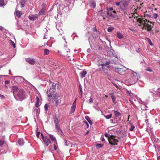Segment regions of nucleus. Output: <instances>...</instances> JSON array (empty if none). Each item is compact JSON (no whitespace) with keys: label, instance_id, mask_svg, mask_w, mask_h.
<instances>
[{"label":"nucleus","instance_id":"10","mask_svg":"<svg viewBox=\"0 0 160 160\" xmlns=\"http://www.w3.org/2000/svg\"><path fill=\"white\" fill-rule=\"evenodd\" d=\"M25 60L27 62L32 65H34L36 63L35 59L33 58H25Z\"/></svg>","mask_w":160,"mask_h":160},{"label":"nucleus","instance_id":"4","mask_svg":"<svg viewBox=\"0 0 160 160\" xmlns=\"http://www.w3.org/2000/svg\"><path fill=\"white\" fill-rule=\"evenodd\" d=\"M54 121L56 129L58 131H61V129L60 127V120L59 118L55 116L54 118Z\"/></svg>","mask_w":160,"mask_h":160},{"label":"nucleus","instance_id":"1","mask_svg":"<svg viewBox=\"0 0 160 160\" xmlns=\"http://www.w3.org/2000/svg\"><path fill=\"white\" fill-rule=\"evenodd\" d=\"M11 92L17 100L21 101L25 98L24 91L22 89H19L16 86H13L12 87Z\"/></svg>","mask_w":160,"mask_h":160},{"label":"nucleus","instance_id":"9","mask_svg":"<svg viewBox=\"0 0 160 160\" xmlns=\"http://www.w3.org/2000/svg\"><path fill=\"white\" fill-rule=\"evenodd\" d=\"M43 144L45 147H47L51 143V141L48 137L47 138H45L43 139Z\"/></svg>","mask_w":160,"mask_h":160},{"label":"nucleus","instance_id":"43","mask_svg":"<svg viewBox=\"0 0 160 160\" xmlns=\"http://www.w3.org/2000/svg\"><path fill=\"white\" fill-rule=\"evenodd\" d=\"M102 144H98L96 145L97 148H100L102 147Z\"/></svg>","mask_w":160,"mask_h":160},{"label":"nucleus","instance_id":"19","mask_svg":"<svg viewBox=\"0 0 160 160\" xmlns=\"http://www.w3.org/2000/svg\"><path fill=\"white\" fill-rule=\"evenodd\" d=\"M27 1V0H21L20 3L22 7H23L25 6L26 2Z\"/></svg>","mask_w":160,"mask_h":160},{"label":"nucleus","instance_id":"3","mask_svg":"<svg viewBox=\"0 0 160 160\" xmlns=\"http://www.w3.org/2000/svg\"><path fill=\"white\" fill-rule=\"evenodd\" d=\"M111 63V61H108L106 62L105 63H103L101 64H98V67H99L100 66H102V72H103L107 76H108L109 74L108 72V69L105 68L107 67L108 68L110 67V64Z\"/></svg>","mask_w":160,"mask_h":160},{"label":"nucleus","instance_id":"37","mask_svg":"<svg viewBox=\"0 0 160 160\" xmlns=\"http://www.w3.org/2000/svg\"><path fill=\"white\" fill-rule=\"evenodd\" d=\"M4 5V0H0V6H2Z\"/></svg>","mask_w":160,"mask_h":160},{"label":"nucleus","instance_id":"35","mask_svg":"<svg viewBox=\"0 0 160 160\" xmlns=\"http://www.w3.org/2000/svg\"><path fill=\"white\" fill-rule=\"evenodd\" d=\"M114 29V28L112 27H109L108 28L107 31L108 32L112 31Z\"/></svg>","mask_w":160,"mask_h":160},{"label":"nucleus","instance_id":"25","mask_svg":"<svg viewBox=\"0 0 160 160\" xmlns=\"http://www.w3.org/2000/svg\"><path fill=\"white\" fill-rule=\"evenodd\" d=\"M37 99V102L35 104V106L38 108L39 106V99L38 97H36Z\"/></svg>","mask_w":160,"mask_h":160},{"label":"nucleus","instance_id":"52","mask_svg":"<svg viewBox=\"0 0 160 160\" xmlns=\"http://www.w3.org/2000/svg\"><path fill=\"white\" fill-rule=\"evenodd\" d=\"M0 98L2 99H4L5 98V96L2 95H0Z\"/></svg>","mask_w":160,"mask_h":160},{"label":"nucleus","instance_id":"57","mask_svg":"<svg viewBox=\"0 0 160 160\" xmlns=\"http://www.w3.org/2000/svg\"><path fill=\"white\" fill-rule=\"evenodd\" d=\"M54 149L55 150H56L57 149V146L55 144L54 145Z\"/></svg>","mask_w":160,"mask_h":160},{"label":"nucleus","instance_id":"60","mask_svg":"<svg viewBox=\"0 0 160 160\" xmlns=\"http://www.w3.org/2000/svg\"><path fill=\"white\" fill-rule=\"evenodd\" d=\"M42 10H43L46 11V8L45 7L43 6Z\"/></svg>","mask_w":160,"mask_h":160},{"label":"nucleus","instance_id":"32","mask_svg":"<svg viewBox=\"0 0 160 160\" xmlns=\"http://www.w3.org/2000/svg\"><path fill=\"white\" fill-rule=\"evenodd\" d=\"M132 17H134V18H136L135 19H136V20L137 21V22H138V23H139V21H138L137 20V18H139L140 19H142V18H140L139 16H136V15H135V14H133L132 15Z\"/></svg>","mask_w":160,"mask_h":160},{"label":"nucleus","instance_id":"54","mask_svg":"<svg viewBox=\"0 0 160 160\" xmlns=\"http://www.w3.org/2000/svg\"><path fill=\"white\" fill-rule=\"evenodd\" d=\"M9 83H10V81L8 80H6L5 82V84H8Z\"/></svg>","mask_w":160,"mask_h":160},{"label":"nucleus","instance_id":"22","mask_svg":"<svg viewBox=\"0 0 160 160\" xmlns=\"http://www.w3.org/2000/svg\"><path fill=\"white\" fill-rule=\"evenodd\" d=\"M16 14L17 17L20 18L22 15V12L20 11L17 10L16 12Z\"/></svg>","mask_w":160,"mask_h":160},{"label":"nucleus","instance_id":"40","mask_svg":"<svg viewBox=\"0 0 160 160\" xmlns=\"http://www.w3.org/2000/svg\"><path fill=\"white\" fill-rule=\"evenodd\" d=\"M135 127L132 125V124L131 125V128L129 129V130L130 131H133L134 129L135 128Z\"/></svg>","mask_w":160,"mask_h":160},{"label":"nucleus","instance_id":"7","mask_svg":"<svg viewBox=\"0 0 160 160\" xmlns=\"http://www.w3.org/2000/svg\"><path fill=\"white\" fill-rule=\"evenodd\" d=\"M107 14L112 18L115 17L116 16L115 15L116 12L113 10L112 8H110L107 9Z\"/></svg>","mask_w":160,"mask_h":160},{"label":"nucleus","instance_id":"6","mask_svg":"<svg viewBox=\"0 0 160 160\" xmlns=\"http://www.w3.org/2000/svg\"><path fill=\"white\" fill-rule=\"evenodd\" d=\"M109 143L111 145H116L117 144V142H118V140L115 138V137L111 135L109 138L108 139Z\"/></svg>","mask_w":160,"mask_h":160},{"label":"nucleus","instance_id":"56","mask_svg":"<svg viewBox=\"0 0 160 160\" xmlns=\"http://www.w3.org/2000/svg\"><path fill=\"white\" fill-rule=\"evenodd\" d=\"M153 16L155 18H156L158 17V15L157 14H154Z\"/></svg>","mask_w":160,"mask_h":160},{"label":"nucleus","instance_id":"59","mask_svg":"<svg viewBox=\"0 0 160 160\" xmlns=\"http://www.w3.org/2000/svg\"><path fill=\"white\" fill-rule=\"evenodd\" d=\"M101 140L102 141H105L104 138V137H101Z\"/></svg>","mask_w":160,"mask_h":160},{"label":"nucleus","instance_id":"41","mask_svg":"<svg viewBox=\"0 0 160 160\" xmlns=\"http://www.w3.org/2000/svg\"><path fill=\"white\" fill-rule=\"evenodd\" d=\"M44 109L45 111H47L48 110V104H45L44 107Z\"/></svg>","mask_w":160,"mask_h":160},{"label":"nucleus","instance_id":"30","mask_svg":"<svg viewBox=\"0 0 160 160\" xmlns=\"http://www.w3.org/2000/svg\"><path fill=\"white\" fill-rule=\"evenodd\" d=\"M112 114H110L108 115H104V117L106 119H109L112 117Z\"/></svg>","mask_w":160,"mask_h":160},{"label":"nucleus","instance_id":"45","mask_svg":"<svg viewBox=\"0 0 160 160\" xmlns=\"http://www.w3.org/2000/svg\"><path fill=\"white\" fill-rule=\"evenodd\" d=\"M111 135H110L108 133H105V136L106 137L108 138V139L109 138H110V137Z\"/></svg>","mask_w":160,"mask_h":160},{"label":"nucleus","instance_id":"28","mask_svg":"<svg viewBox=\"0 0 160 160\" xmlns=\"http://www.w3.org/2000/svg\"><path fill=\"white\" fill-rule=\"evenodd\" d=\"M44 55H46L48 54L49 52V51L48 49H45L44 50Z\"/></svg>","mask_w":160,"mask_h":160},{"label":"nucleus","instance_id":"2","mask_svg":"<svg viewBox=\"0 0 160 160\" xmlns=\"http://www.w3.org/2000/svg\"><path fill=\"white\" fill-rule=\"evenodd\" d=\"M137 19L138 21H139V23L138 25L139 26H143L142 29L144 28L146 29L148 31L151 30L152 27L150 25L146 23L144 18H142V19H140L138 18L137 17Z\"/></svg>","mask_w":160,"mask_h":160},{"label":"nucleus","instance_id":"12","mask_svg":"<svg viewBox=\"0 0 160 160\" xmlns=\"http://www.w3.org/2000/svg\"><path fill=\"white\" fill-rule=\"evenodd\" d=\"M128 8L122 7V6H120L118 10L120 11L123 12L124 13L127 14V9Z\"/></svg>","mask_w":160,"mask_h":160},{"label":"nucleus","instance_id":"26","mask_svg":"<svg viewBox=\"0 0 160 160\" xmlns=\"http://www.w3.org/2000/svg\"><path fill=\"white\" fill-rule=\"evenodd\" d=\"M85 119L88 121L89 124L90 125H92V121L90 120L89 117L88 116H85Z\"/></svg>","mask_w":160,"mask_h":160},{"label":"nucleus","instance_id":"42","mask_svg":"<svg viewBox=\"0 0 160 160\" xmlns=\"http://www.w3.org/2000/svg\"><path fill=\"white\" fill-rule=\"evenodd\" d=\"M16 77H17L18 79L21 80V81H23L22 80H25V79L24 78H23V77H22V76H17Z\"/></svg>","mask_w":160,"mask_h":160},{"label":"nucleus","instance_id":"5","mask_svg":"<svg viewBox=\"0 0 160 160\" xmlns=\"http://www.w3.org/2000/svg\"><path fill=\"white\" fill-rule=\"evenodd\" d=\"M70 51L68 48H65L63 51L64 55L66 57L68 60L71 61L72 59V60L73 59V58H70Z\"/></svg>","mask_w":160,"mask_h":160},{"label":"nucleus","instance_id":"29","mask_svg":"<svg viewBox=\"0 0 160 160\" xmlns=\"http://www.w3.org/2000/svg\"><path fill=\"white\" fill-rule=\"evenodd\" d=\"M114 113L116 117H118L121 115V113L118 111H114Z\"/></svg>","mask_w":160,"mask_h":160},{"label":"nucleus","instance_id":"62","mask_svg":"<svg viewBox=\"0 0 160 160\" xmlns=\"http://www.w3.org/2000/svg\"><path fill=\"white\" fill-rule=\"evenodd\" d=\"M87 52H89L91 51V49L90 48L88 49L87 50Z\"/></svg>","mask_w":160,"mask_h":160},{"label":"nucleus","instance_id":"13","mask_svg":"<svg viewBox=\"0 0 160 160\" xmlns=\"http://www.w3.org/2000/svg\"><path fill=\"white\" fill-rule=\"evenodd\" d=\"M105 14L106 13L105 11H103L102 10H100L98 12V14L99 15H100L101 16L103 17V19H105V18L104 17Z\"/></svg>","mask_w":160,"mask_h":160},{"label":"nucleus","instance_id":"24","mask_svg":"<svg viewBox=\"0 0 160 160\" xmlns=\"http://www.w3.org/2000/svg\"><path fill=\"white\" fill-rule=\"evenodd\" d=\"M145 70L147 71H148L152 73H154V72L149 67H147L146 68Z\"/></svg>","mask_w":160,"mask_h":160},{"label":"nucleus","instance_id":"27","mask_svg":"<svg viewBox=\"0 0 160 160\" xmlns=\"http://www.w3.org/2000/svg\"><path fill=\"white\" fill-rule=\"evenodd\" d=\"M29 18L30 20L33 21L36 18H37V17L34 16L32 15L31 16H29Z\"/></svg>","mask_w":160,"mask_h":160},{"label":"nucleus","instance_id":"44","mask_svg":"<svg viewBox=\"0 0 160 160\" xmlns=\"http://www.w3.org/2000/svg\"><path fill=\"white\" fill-rule=\"evenodd\" d=\"M82 91H79V97L81 98L82 97Z\"/></svg>","mask_w":160,"mask_h":160},{"label":"nucleus","instance_id":"53","mask_svg":"<svg viewBox=\"0 0 160 160\" xmlns=\"http://www.w3.org/2000/svg\"><path fill=\"white\" fill-rule=\"evenodd\" d=\"M41 134L42 140H43V139L44 138H47V136L44 137L43 134L42 133H41Z\"/></svg>","mask_w":160,"mask_h":160},{"label":"nucleus","instance_id":"58","mask_svg":"<svg viewBox=\"0 0 160 160\" xmlns=\"http://www.w3.org/2000/svg\"><path fill=\"white\" fill-rule=\"evenodd\" d=\"M64 141L65 142V145L66 146H68V144H67V141L66 140V139H65L64 140Z\"/></svg>","mask_w":160,"mask_h":160},{"label":"nucleus","instance_id":"46","mask_svg":"<svg viewBox=\"0 0 160 160\" xmlns=\"http://www.w3.org/2000/svg\"><path fill=\"white\" fill-rule=\"evenodd\" d=\"M148 41L149 44H150V45H151V46H152V42L151 40L149 38H148Z\"/></svg>","mask_w":160,"mask_h":160},{"label":"nucleus","instance_id":"61","mask_svg":"<svg viewBox=\"0 0 160 160\" xmlns=\"http://www.w3.org/2000/svg\"><path fill=\"white\" fill-rule=\"evenodd\" d=\"M102 67L99 68L98 69V71H101V72L102 71Z\"/></svg>","mask_w":160,"mask_h":160},{"label":"nucleus","instance_id":"20","mask_svg":"<svg viewBox=\"0 0 160 160\" xmlns=\"http://www.w3.org/2000/svg\"><path fill=\"white\" fill-rule=\"evenodd\" d=\"M18 143L20 145L22 146L24 144V142L22 138H20L18 141Z\"/></svg>","mask_w":160,"mask_h":160},{"label":"nucleus","instance_id":"36","mask_svg":"<svg viewBox=\"0 0 160 160\" xmlns=\"http://www.w3.org/2000/svg\"><path fill=\"white\" fill-rule=\"evenodd\" d=\"M55 101L56 102V105H58V104L60 103L61 102V100L58 99Z\"/></svg>","mask_w":160,"mask_h":160},{"label":"nucleus","instance_id":"49","mask_svg":"<svg viewBox=\"0 0 160 160\" xmlns=\"http://www.w3.org/2000/svg\"><path fill=\"white\" fill-rule=\"evenodd\" d=\"M133 98L132 97L131 98H130L129 99V101H130V102H131V103L132 104H133Z\"/></svg>","mask_w":160,"mask_h":160},{"label":"nucleus","instance_id":"14","mask_svg":"<svg viewBox=\"0 0 160 160\" xmlns=\"http://www.w3.org/2000/svg\"><path fill=\"white\" fill-rule=\"evenodd\" d=\"M76 101L73 102L72 105L71 107V113H73L75 110L76 107Z\"/></svg>","mask_w":160,"mask_h":160},{"label":"nucleus","instance_id":"18","mask_svg":"<svg viewBox=\"0 0 160 160\" xmlns=\"http://www.w3.org/2000/svg\"><path fill=\"white\" fill-rule=\"evenodd\" d=\"M109 95L111 96V97L113 102V103H115L116 98L115 96H114L113 94L112 93H110Z\"/></svg>","mask_w":160,"mask_h":160},{"label":"nucleus","instance_id":"47","mask_svg":"<svg viewBox=\"0 0 160 160\" xmlns=\"http://www.w3.org/2000/svg\"><path fill=\"white\" fill-rule=\"evenodd\" d=\"M93 101V98H92L90 97V99H89V103H92V102Z\"/></svg>","mask_w":160,"mask_h":160},{"label":"nucleus","instance_id":"8","mask_svg":"<svg viewBox=\"0 0 160 160\" xmlns=\"http://www.w3.org/2000/svg\"><path fill=\"white\" fill-rule=\"evenodd\" d=\"M132 75L133 77L131 79V82H132L133 84H134L138 80V78L137 76V73L135 72H132Z\"/></svg>","mask_w":160,"mask_h":160},{"label":"nucleus","instance_id":"48","mask_svg":"<svg viewBox=\"0 0 160 160\" xmlns=\"http://www.w3.org/2000/svg\"><path fill=\"white\" fill-rule=\"evenodd\" d=\"M11 41L12 44V46H13V48H16V46H15V43H14V42H13L12 40H11Z\"/></svg>","mask_w":160,"mask_h":160},{"label":"nucleus","instance_id":"23","mask_svg":"<svg viewBox=\"0 0 160 160\" xmlns=\"http://www.w3.org/2000/svg\"><path fill=\"white\" fill-rule=\"evenodd\" d=\"M117 36L118 38L119 39H121L123 37L122 34L119 32H117Z\"/></svg>","mask_w":160,"mask_h":160},{"label":"nucleus","instance_id":"34","mask_svg":"<svg viewBox=\"0 0 160 160\" xmlns=\"http://www.w3.org/2000/svg\"><path fill=\"white\" fill-rule=\"evenodd\" d=\"M46 13V11L43 10H41L39 12V14L40 15H44Z\"/></svg>","mask_w":160,"mask_h":160},{"label":"nucleus","instance_id":"39","mask_svg":"<svg viewBox=\"0 0 160 160\" xmlns=\"http://www.w3.org/2000/svg\"><path fill=\"white\" fill-rule=\"evenodd\" d=\"M127 93H128L130 97H132L134 96L133 94L131 92V91H127Z\"/></svg>","mask_w":160,"mask_h":160},{"label":"nucleus","instance_id":"64","mask_svg":"<svg viewBox=\"0 0 160 160\" xmlns=\"http://www.w3.org/2000/svg\"><path fill=\"white\" fill-rule=\"evenodd\" d=\"M110 122L111 123H114V122H113V120L112 119H111L110 120Z\"/></svg>","mask_w":160,"mask_h":160},{"label":"nucleus","instance_id":"21","mask_svg":"<svg viewBox=\"0 0 160 160\" xmlns=\"http://www.w3.org/2000/svg\"><path fill=\"white\" fill-rule=\"evenodd\" d=\"M59 95L57 93L54 94L52 97L53 100L54 101H56L57 98V97H59Z\"/></svg>","mask_w":160,"mask_h":160},{"label":"nucleus","instance_id":"55","mask_svg":"<svg viewBox=\"0 0 160 160\" xmlns=\"http://www.w3.org/2000/svg\"><path fill=\"white\" fill-rule=\"evenodd\" d=\"M79 91H82V87L81 84L79 85Z\"/></svg>","mask_w":160,"mask_h":160},{"label":"nucleus","instance_id":"11","mask_svg":"<svg viewBox=\"0 0 160 160\" xmlns=\"http://www.w3.org/2000/svg\"><path fill=\"white\" fill-rule=\"evenodd\" d=\"M89 2V6L94 8L96 7V3L93 0H88Z\"/></svg>","mask_w":160,"mask_h":160},{"label":"nucleus","instance_id":"16","mask_svg":"<svg viewBox=\"0 0 160 160\" xmlns=\"http://www.w3.org/2000/svg\"><path fill=\"white\" fill-rule=\"evenodd\" d=\"M49 135V137L51 138V140L52 142H55L56 143H57V140L54 137V136L51 134H48Z\"/></svg>","mask_w":160,"mask_h":160},{"label":"nucleus","instance_id":"33","mask_svg":"<svg viewBox=\"0 0 160 160\" xmlns=\"http://www.w3.org/2000/svg\"><path fill=\"white\" fill-rule=\"evenodd\" d=\"M122 2H116L115 4L117 6V8L118 9L119 8L120 6H121Z\"/></svg>","mask_w":160,"mask_h":160},{"label":"nucleus","instance_id":"15","mask_svg":"<svg viewBox=\"0 0 160 160\" xmlns=\"http://www.w3.org/2000/svg\"><path fill=\"white\" fill-rule=\"evenodd\" d=\"M87 72L86 71L83 70L80 73V76L81 78H83L85 77V75L87 74Z\"/></svg>","mask_w":160,"mask_h":160},{"label":"nucleus","instance_id":"51","mask_svg":"<svg viewBox=\"0 0 160 160\" xmlns=\"http://www.w3.org/2000/svg\"><path fill=\"white\" fill-rule=\"evenodd\" d=\"M40 134H41V133L40 132H37L36 136H37V138H39V136Z\"/></svg>","mask_w":160,"mask_h":160},{"label":"nucleus","instance_id":"63","mask_svg":"<svg viewBox=\"0 0 160 160\" xmlns=\"http://www.w3.org/2000/svg\"><path fill=\"white\" fill-rule=\"evenodd\" d=\"M52 94H50L48 95V96L49 98L52 97Z\"/></svg>","mask_w":160,"mask_h":160},{"label":"nucleus","instance_id":"38","mask_svg":"<svg viewBox=\"0 0 160 160\" xmlns=\"http://www.w3.org/2000/svg\"><path fill=\"white\" fill-rule=\"evenodd\" d=\"M121 68H119L118 67H116L115 68V71H116L117 72H119L121 70Z\"/></svg>","mask_w":160,"mask_h":160},{"label":"nucleus","instance_id":"50","mask_svg":"<svg viewBox=\"0 0 160 160\" xmlns=\"http://www.w3.org/2000/svg\"><path fill=\"white\" fill-rule=\"evenodd\" d=\"M52 88L53 89H55L56 88V85L54 83L52 84Z\"/></svg>","mask_w":160,"mask_h":160},{"label":"nucleus","instance_id":"17","mask_svg":"<svg viewBox=\"0 0 160 160\" xmlns=\"http://www.w3.org/2000/svg\"><path fill=\"white\" fill-rule=\"evenodd\" d=\"M128 3L126 2H122L121 6L126 8H128Z\"/></svg>","mask_w":160,"mask_h":160},{"label":"nucleus","instance_id":"31","mask_svg":"<svg viewBox=\"0 0 160 160\" xmlns=\"http://www.w3.org/2000/svg\"><path fill=\"white\" fill-rule=\"evenodd\" d=\"M6 144V142L3 140H0V147H2L3 145Z\"/></svg>","mask_w":160,"mask_h":160}]
</instances>
